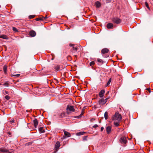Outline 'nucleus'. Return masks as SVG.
Instances as JSON below:
<instances>
[{
    "mask_svg": "<svg viewBox=\"0 0 153 153\" xmlns=\"http://www.w3.org/2000/svg\"><path fill=\"white\" fill-rule=\"evenodd\" d=\"M94 64V61L91 62L90 63V65L91 66H92Z\"/></svg>",
    "mask_w": 153,
    "mask_h": 153,
    "instance_id": "31",
    "label": "nucleus"
},
{
    "mask_svg": "<svg viewBox=\"0 0 153 153\" xmlns=\"http://www.w3.org/2000/svg\"><path fill=\"white\" fill-rule=\"evenodd\" d=\"M47 18V17H46H46H44V19H46V18Z\"/></svg>",
    "mask_w": 153,
    "mask_h": 153,
    "instance_id": "43",
    "label": "nucleus"
},
{
    "mask_svg": "<svg viewBox=\"0 0 153 153\" xmlns=\"http://www.w3.org/2000/svg\"><path fill=\"white\" fill-rule=\"evenodd\" d=\"M2 151L3 152H6L5 149H3L2 150Z\"/></svg>",
    "mask_w": 153,
    "mask_h": 153,
    "instance_id": "40",
    "label": "nucleus"
},
{
    "mask_svg": "<svg viewBox=\"0 0 153 153\" xmlns=\"http://www.w3.org/2000/svg\"><path fill=\"white\" fill-rule=\"evenodd\" d=\"M109 51V50L107 48L103 49L101 51V53L103 57L107 58L109 56V54L108 53Z\"/></svg>",
    "mask_w": 153,
    "mask_h": 153,
    "instance_id": "1",
    "label": "nucleus"
},
{
    "mask_svg": "<svg viewBox=\"0 0 153 153\" xmlns=\"http://www.w3.org/2000/svg\"><path fill=\"white\" fill-rule=\"evenodd\" d=\"M114 124L116 126H118L119 125V122H114Z\"/></svg>",
    "mask_w": 153,
    "mask_h": 153,
    "instance_id": "23",
    "label": "nucleus"
},
{
    "mask_svg": "<svg viewBox=\"0 0 153 153\" xmlns=\"http://www.w3.org/2000/svg\"><path fill=\"white\" fill-rule=\"evenodd\" d=\"M63 132H64L65 135L66 136V137H69L71 136V134L65 130H63Z\"/></svg>",
    "mask_w": 153,
    "mask_h": 153,
    "instance_id": "11",
    "label": "nucleus"
},
{
    "mask_svg": "<svg viewBox=\"0 0 153 153\" xmlns=\"http://www.w3.org/2000/svg\"><path fill=\"white\" fill-rule=\"evenodd\" d=\"M60 146V143L59 142H58L56 143V145H55V147L56 148V149H58L59 146Z\"/></svg>",
    "mask_w": 153,
    "mask_h": 153,
    "instance_id": "16",
    "label": "nucleus"
},
{
    "mask_svg": "<svg viewBox=\"0 0 153 153\" xmlns=\"http://www.w3.org/2000/svg\"><path fill=\"white\" fill-rule=\"evenodd\" d=\"M34 126L35 128H36L38 125V122L36 119H34L33 120Z\"/></svg>",
    "mask_w": 153,
    "mask_h": 153,
    "instance_id": "10",
    "label": "nucleus"
},
{
    "mask_svg": "<svg viewBox=\"0 0 153 153\" xmlns=\"http://www.w3.org/2000/svg\"><path fill=\"white\" fill-rule=\"evenodd\" d=\"M120 142L122 144H126L127 142L126 137H122L120 140Z\"/></svg>",
    "mask_w": 153,
    "mask_h": 153,
    "instance_id": "5",
    "label": "nucleus"
},
{
    "mask_svg": "<svg viewBox=\"0 0 153 153\" xmlns=\"http://www.w3.org/2000/svg\"><path fill=\"white\" fill-rule=\"evenodd\" d=\"M145 5H146V7L148 8V9H149V5H148V4L146 2H145Z\"/></svg>",
    "mask_w": 153,
    "mask_h": 153,
    "instance_id": "32",
    "label": "nucleus"
},
{
    "mask_svg": "<svg viewBox=\"0 0 153 153\" xmlns=\"http://www.w3.org/2000/svg\"><path fill=\"white\" fill-rule=\"evenodd\" d=\"M101 5V3L98 1H97L95 2V5L96 7L99 8Z\"/></svg>",
    "mask_w": 153,
    "mask_h": 153,
    "instance_id": "14",
    "label": "nucleus"
},
{
    "mask_svg": "<svg viewBox=\"0 0 153 153\" xmlns=\"http://www.w3.org/2000/svg\"><path fill=\"white\" fill-rule=\"evenodd\" d=\"M112 22L116 24H119L121 22V20L118 17H114L112 19Z\"/></svg>",
    "mask_w": 153,
    "mask_h": 153,
    "instance_id": "3",
    "label": "nucleus"
},
{
    "mask_svg": "<svg viewBox=\"0 0 153 153\" xmlns=\"http://www.w3.org/2000/svg\"><path fill=\"white\" fill-rule=\"evenodd\" d=\"M12 28L13 31L15 32H17L18 31L16 27H13Z\"/></svg>",
    "mask_w": 153,
    "mask_h": 153,
    "instance_id": "24",
    "label": "nucleus"
},
{
    "mask_svg": "<svg viewBox=\"0 0 153 153\" xmlns=\"http://www.w3.org/2000/svg\"><path fill=\"white\" fill-rule=\"evenodd\" d=\"M5 98L7 100H9L10 98V96L8 95H6V96H5Z\"/></svg>",
    "mask_w": 153,
    "mask_h": 153,
    "instance_id": "29",
    "label": "nucleus"
},
{
    "mask_svg": "<svg viewBox=\"0 0 153 153\" xmlns=\"http://www.w3.org/2000/svg\"><path fill=\"white\" fill-rule=\"evenodd\" d=\"M29 35L31 37H34L36 35V33L34 31L31 30L29 32Z\"/></svg>",
    "mask_w": 153,
    "mask_h": 153,
    "instance_id": "9",
    "label": "nucleus"
},
{
    "mask_svg": "<svg viewBox=\"0 0 153 153\" xmlns=\"http://www.w3.org/2000/svg\"><path fill=\"white\" fill-rule=\"evenodd\" d=\"M98 126L97 125V124H95L93 126V128H97V127H98Z\"/></svg>",
    "mask_w": 153,
    "mask_h": 153,
    "instance_id": "34",
    "label": "nucleus"
},
{
    "mask_svg": "<svg viewBox=\"0 0 153 153\" xmlns=\"http://www.w3.org/2000/svg\"><path fill=\"white\" fill-rule=\"evenodd\" d=\"M84 111H82V113H81V114L80 115H79V116L76 117V118H80V117H81L82 115H83L84 114Z\"/></svg>",
    "mask_w": 153,
    "mask_h": 153,
    "instance_id": "20",
    "label": "nucleus"
},
{
    "mask_svg": "<svg viewBox=\"0 0 153 153\" xmlns=\"http://www.w3.org/2000/svg\"><path fill=\"white\" fill-rule=\"evenodd\" d=\"M107 99L106 98L105 99V100L104 99V100H105V101H107Z\"/></svg>",
    "mask_w": 153,
    "mask_h": 153,
    "instance_id": "42",
    "label": "nucleus"
},
{
    "mask_svg": "<svg viewBox=\"0 0 153 153\" xmlns=\"http://www.w3.org/2000/svg\"><path fill=\"white\" fill-rule=\"evenodd\" d=\"M67 110L72 112H74L75 111L74 107L72 105H68L67 107Z\"/></svg>",
    "mask_w": 153,
    "mask_h": 153,
    "instance_id": "6",
    "label": "nucleus"
},
{
    "mask_svg": "<svg viewBox=\"0 0 153 153\" xmlns=\"http://www.w3.org/2000/svg\"><path fill=\"white\" fill-rule=\"evenodd\" d=\"M111 127L110 126H107L106 128V131L108 134H109L111 132Z\"/></svg>",
    "mask_w": 153,
    "mask_h": 153,
    "instance_id": "13",
    "label": "nucleus"
},
{
    "mask_svg": "<svg viewBox=\"0 0 153 153\" xmlns=\"http://www.w3.org/2000/svg\"><path fill=\"white\" fill-rule=\"evenodd\" d=\"M122 117L121 115L119 114L118 112H116L113 118V120L120 121L122 119Z\"/></svg>",
    "mask_w": 153,
    "mask_h": 153,
    "instance_id": "2",
    "label": "nucleus"
},
{
    "mask_svg": "<svg viewBox=\"0 0 153 153\" xmlns=\"http://www.w3.org/2000/svg\"><path fill=\"white\" fill-rule=\"evenodd\" d=\"M35 16L34 15H31L29 16V19H31L34 18Z\"/></svg>",
    "mask_w": 153,
    "mask_h": 153,
    "instance_id": "30",
    "label": "nucleus"
},
{
    "mask_svg": "<svg viewBox=\"0 0 153 153\" xmlns=\"http://www.w3.org/2000/svg\"><path fill=\"white\" fill-rule=\"evenodd\" d=\"M20 76V74H11V76H14L16 77H19Z\"/></svg>",
    "mask_w": 153,
    "mask_h": 153,
    "instance_id": "18",
    "label": "nucleus"
},
{
    "mask_svg": "<svg viewBox=\"0 0 153 153\" xmlns=\"http://www.w3.org/2000/svg\"><path fill=\"white\" fill-rule=\"evenodd\" d=\"M7 66L6 65H4L3 67V71L4 73L6 74L7 73Z\"/></svg>",
    "mask_w": 153,
    "mask_h": 153,
    "instance_id": "15",
    "label": "nucleus"
},
{
    "mask_svg": "<svg viewBox=\"0 0 153 153\" xmlns=\"http://www.w3.org/2000/svg\"><path fill=\"white\" fill-rule=\"evenodd\" d=\"M39 131L41 133H43L44 132V131L42 129V127H41L39 128Z\"/></svg>",
    "mask_w": 153,
    "mask_h": 153,
    "instance_id": "22",
    "label": "nucleus"
},
{
    "mask_svg": "<svg viewBox=\"0 0 153 153\" xmlns=\"http://www.w3.org/2000/svg\"><path fill=\"white\" fill-rule=\"evenodd\" d=\"M4 94H8V92L6 91H5L4 92Z\"/></svg>",
    "mask_w": 153,
    "mask_h": 153,
    "instance_id": "33",
    "label": "nucleus"
},
{
    "mask_svg": "<svg viewBox=\"0 0 153 153\" xmlns=\"http://www.w3.org/2000/svg\"><path fill=\"white\" fill-rule=\"evenodd\" d=\"M111 78H110L108 81L107 83V86H108V85H109V84H110V83L111 82Z\"/></svg>",
    "mask_w": 153,
    "mask_h": 153,
    "instance_id": "28",
    "label": "nucleus"
},
{
    "mask_svg": "<svg viewBox=\"0 0 153 153\" xmlns=\"http://www.w3.org/2000/svg\"><path fill=\"white\" fill-rule=\"evenodd\" d=\"M87 136H84L83 137V141L87 140Z\"/></svg>",
    "mask_w": 153,
    "mask_h": 153,
    "instance_id": "27",
    "label": "nucleus"
},
{
    "mask_svg": "<svg viewBox=\"0 0 153 153\" xmlns=\"http://www.w3.org/2000/svg\"><path fill=\"white\" fill-rule=\"evenodd\" d=\"M85 132L84 131H81L77 133L76 134V135L78 136H80L81 135H82L84 134Z\"/></svg>",
    "mask_w": 153,
    "mask_h": 153,
    "instance_id": "17",
    "label": "nucleus"
},
{
    "mask_svg": "<svg viewBox=\"0 0 153 153\" xmlns=\"http://www.w3.org/2000/svg\"><path fill=\"white\" fill-rule=\"evenodd\" d=\"M0 38H7L6 36L5 35H2L0 36Z\"/></svg>",
    "mask_w": 153,
    "mask_h": 153,
    "instance_id": "26",
    "label": "nucleus"
},
{
    "mask_svg": "<svg viewBox=\"0 0 153 153\" xmlns=\"http://www.w3.org/2000/svg\"><path fill=\"white\" fill-rule=\"evenodd\" d=\"M107 101L104 100V99L102 97L100 99L99 101V103L100 104L104 105L105 103Z\"/></svg>",
    "mask_w": 153,
    "mask_h": 153,
    "instance_id": "7",
    "label": "nucleus"
},
{
    "mask_svg": "<svg viewBox=\"0 0 153 153\" xmlns=\"http://www.w3.org/2000/svg\"><path fill=\"white\" fill-rule=\"evenodd\" d=\"M11 122L12 123H13L14 122V120H12Z\"/></svg>",
    "mask_w": 153,
    "mask_h": 153,
    "instance_id": "41",
    "label": "nucleus"
},
{
    "mask_svg": "<svg viewBox=\"0 0 153 153\" xmlns=\"http://www.w3.org/2000/svg\"><path fill=\"white\" fill-rule=\"evenodd\" d=\"M110 98V97H107V98H106V99L108 100V99H109V98Z\"/></svg>",
    "mask_w": 153,
    "mask_h": 153,
    "instance_id": "44",
    "label": "nucleus"
},
{
    "mask_svg": "<svg viewBox=\"0 0 153 153\" xmlns=\"http://www.w3.org/2000/svg\"><path fill=\"white\" fill-rule=\"evenodd\" d=\"M113 24L111 23H109L107 24V27L108 29H111L113 27Z\"/></svg>",
    "mask_w": 153,
    "mask_h": 153,
    "instance_id": "12",
    "label": "nucleus"
},
{
    "mask_svg": "<svg viewBox=\"0 0 153 153\" xmlns=\"http://www.w3.org/2000/svg\"><path fill=\"white\" fill-rule=\"evenodd\" d=\"M111 1V0H106V1L107 3L110 2Z\"/></svg>",
    "mask_w": 153,
    "mask_h": 153,
    "instance_id": "35",
    "label": "nucleus"
},
{
    "mask_svg": "<svg viewBox=\"0 0 153 153\" xmlns=\"http://www.w3.org/2000/svg\"><path fill=\"white\" fill-rule=\"evenodd\" d=\"M69 45L70 46H72V49L71 50L72 52L74 53L77 51L78 48L76 46L72 44H70Z\"/></svg>",
    "mask_w": 153,
    "mask_h": 153,
    "instance_id": "4",
    "label": "nucleus"
},
{
    "mask_svg": "<svg viewBox=\"0 0 153 153\" xmlns=\"http://www.w3.org/2000/svg\"><path fill=\"white\" fill-rule=\"evenodd\" d=\"M97 61H98V62H100V63H103V61L102 60V59H97Z\"/></svg>",
    "mask_w": 153,
    "mask_h": 153,
    "instance_id": "25",
    "label": "nucleus"
},
{
    "mask_svg": "<svg viewBox=\"0 0 153 153\" xmlns=\"http://www.w3.org/2000/svg\"><path fill=\"white\" fill-rule=\"evenodd\" d=\"M105 91L104 90L102 89L101 91L99 94V96L101 98H102L103 97L105 94Z\"/></svg>",
    "mask_w": 153,
    "mask_h": 153,
    "instance_id": "8",
    "label": "nucleus"
},
{
    "mask_svg": "<svg viewBox=\"0 0 153 153\" xmlns=\"http://www.w3.org/2000/svg\"><path fill=\"white\" fill-rule=\"evenodd\" d=\"M36 21H39V20H41V19L40 18H36Z\"/></svg>",
    "mask_w": 153,
    "mask_h": 153,
    "instance_id": "36",
    "label": "nucleus"
},
{
    "mask_svg": "<svg viewBox=\"0 0 153 153\" xmlns=\"http://www.w3.org/2000/svg\"><path fill=\"white\" fill-rule=\"evenodd\" d=\"M8 135L9 136H11V134L10 132H8Z\"/></svg>",
    "mask_w": 153,
    "mask_h": 153,
    "instance_id": "37",
    "label": "nucleus"
},
{
    "mask_svg": "<svg viewBox=\"0 0 153 153\" xmlns=\"http://www.w3.org/2000/svg\"><path fill=\"white\" fill-rule=\"evenodd\" d=\"M108 113L107 111L105 112L104 114V117L105 120H107L108 119Z\"/></svg>",
    "mask_w": 153,
    "mask_h": 153,
    "instance_id": "19",
    "label": "nucleus"
},
{
    "mask_svg": "<svg viewBox=\"0 0 153 153\" xmlns=\"http://www.w3.org/2000/svg\"><path fill=\"white\" fill-rule=\"evenodd\" d=\"M109 93V91H108L107 92L106 94V95H107Z\"/></svg>",
    "mask_w": 153,
    "mask_h": 153,
    "instance_id": "39",
    "label": "nucleus"
},
{
    "mask_svg": "<svg viewBox=\"0 0 153 153\" xmlns=\"http://www.w3.org/2000/svg\"><path fill=\"white\" fill-rule=\"evenodd\" d=\"M60 66H59V65H57L56 66L55 68V69L57 71H58L60 69Z\"/></svg>",
    "mask_w": 153,
    "mask_h": 153,
    "instance_id": "21",
    "label": "nucleus"
},
{
    "mask_svg": "<svg viewBox=\"0 0 153 153\" xmlns=\"http://www.w3.org/2000/svg\"><path fill=\"white\" fill-rule=\"evenodd\" d=\"M104 128L103 127H101V131H102L104 129Z\"/></svg>",
    "mask_w": 153,
    "mask_h": 153,
    "instance_id": "38",
    "label": "nucleus"
}]
</instances>
